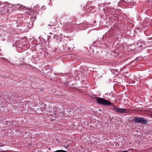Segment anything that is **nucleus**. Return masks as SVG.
Here are the masks:
<instances>
[{"instance_id": "5", "label": "nucleus", "mask_w": 152, "mask_h": 152, "mask_svg": "<svg viewBox=\"0 0 152 152\" xmlns=\"http://www.w3.org/2000/svg\"><path fill=\"white\" fill-rule=\"evenodd\" d=\"M4 11H5V15H6L7 13H8V9H5Z\"/></svg>"}, {"instance_id": "4", "label": "nucleus", "mask_w": 152, "mask_h": 152, "mask_svg": "<svg viewBox=\"0 0 152 152\" xmlns=\"http://www.w3.org/2000/svg\"><path fill=\"white\" fill-rule=\"evenodd\" d=\"M4 8H1L0 9V13L2 15H5V12Z\"/></svg>"}, {"instance_id": "6", "label": "nucleus", "mask_w": 152, "mask_h": 152, "mask_svg": "<svg viewBox=\"0 0 152 152\" xmlns=\"http://www.w3.org/2000/svg\"><path fill=\"white\" fill-rule=\"evenodd\" d=\"M46 8V7H45V6H42V8Z\"/></svg>"}, {"instance_id": "8", "label": "nucleus", "mask_w": 152, "mask_h": 152, "mask_svg": "<svg viewBox=\"0 0 152 152\" xmlns=\"http://www.w3.org/2000/svg\"><path fill=\"white\" fill-rule=\"evenodd\" d=\"M0 152H8L7 151H0Z\"/></svg>"}, {"instance_id": "3", "label": "nucleus", "mask_w": 152, "mask_h": 152, "mask_svg": "<svg viewBox=\"0 0 152 152\" xmlns=\"http://www.w3.org/2000/svg\"><path fill=\"white\" fill-rule=\"evenodd\" d=\"M134 121L139 123H140L142 124H146L148 123V121L143 118L135 117L134 118Z\"/></svg>"}, {"instance_id": "7", "label": "nucleus", "mask_w": 152, "mask_h": 152, "mask_svg": "<svg viewBox=\"0 0 152 152\" xmlns=\"http://www.w3.org/2000/svg\"><path fill=\"white\" fill-rule=\"evenodd\" d=\"M121 152H128V151H123Z\"/></svg>"}, {"instance_id": "11", "label": "nucleus", "mask_w": 152, "mask_h": 152, "mask_svg": "<svg viewBox=\"0 0 152 152\" xmlns=\"http://www.w3.org/2000/svg\"><path fill=\"white\" fill-rule=\"evenodd\" d=\"M19 5V4H18L17 5Z\"/></svg>"}, {"instance_id": "12", "label": "nucleus", "mask_w": 152, "mask_h": 152, "mask_svg": "<svg viewBox=\"0 0 152 152\" xmlns=\"http://www.w3.org/2000/svg\"><path fill=\"white\" fill-rule=\"evenodd\" d=\"M1 145H0V147H1Z\"/></svg>"}, {"instance_id": "1", "label": "nucleus", "mask_w": 152, "mask_h": 152, "mask_svg": "<svg viewBox=\"0 0 152 152\" xmlns=\"http://www.w3.org/2000/svg\"><path fill=\"white\" fill-rule=\"evenodd\" d=\"M96 100L97 103L101 105L110 106L112 104L110 101L101 97H96Z\"/></svg>"}, {"instance_id": "9", "label": "nucleus", "mask_w": 152, "mask_h": 152, "mask_svg": "<svg viewBox=\"0 0 152 152\" xmlns=\"http://www.w3.org/2000/svg\"><path fill=\"white\" fill-rule=\"evenodd\" d=\"M69 145L68 144L67 145V147H68L69 146Z\"/></svg>"}, {"instance_id": "10", "label": "nucleus", "mask_w": 152, "mask_h": 152, "mask_svg": "<svg viewBox=\"0 0 152 152\" xmlns=\"http://www.w3.org/2000/svg\"><path fill=\"white\" fill-rule=\"evenodd\" d=\"M63 147H65V145H63Z\"/></svg>"}, {"instance_id": "2", "label": "nucleus", "mask_w": 152, "mask_h": 152, "mask_svg": "<svg viewBox=\"0 0 152 152\" xmlns=\"http://www.w3.org/2000/svg\"><path fill=\"white\" fill-rule=\"evenodd\" d=\"M112 109L115 112L122 114L126 113L129 112V109H123L120 108L113 107Z\"/></svg>"}]
</instances>
